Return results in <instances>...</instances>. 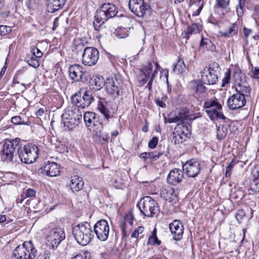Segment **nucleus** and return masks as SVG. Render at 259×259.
Returning <instances> with one entry per match:
<instances>
[{
    "label": "nucleus",
    "instance_id": "ea45409f",
    "mask_svg": "<svg viewBox=\"0 0 259 259\" xmlns=\"http://www.w3.org/2000/svg\"><path fill=\"white\" fill-rule=\"evenodd\" d=\"M228 128L225 125L219 126L217 130V137L219 140L224 139L227 134Z\"/></svg>",
    "mask_w": 259,
    "mask_h": 259
},
{
    "label": "nucleus",
    "instance_id": "0eeeda50",
    "mask_svg": "<svg viewBox=\"0 0 259 259\" xmlns=\"http://www.w3.org/2000/svg\"><path fill=\"white\" fill-rule=\"evenodd\" d=\"M128 7L136 16L145 20L149 19L152 14L150 6L144 0H130Z\"/></svg>",
    "mask_w": 259,
    "mask_h": 259
},
{
    "label": "nucleus",
    "instance_id": "a211bd4d",
    "mask_svg": "<svg viewBox=\"0 0 259 259\" xmlns=\"http://www.w3.org/2000/svg\"><path fill=\"white\" fill-rule=\"evenodd\" d=\"M234 87L236 94L246 98L250 95V88L246 80H243L241 78L235 80Z\"/></svg>",
    "mask_w": 259,
    "mask_h": 259
},
{
    "label": "nucleus",
    "instance_id": "c9c22d12",
    "mask_svg": "<svg viewBox=\"0 0 259 259\" xmlns=\"http://www.w3.org/2000/svg\"><path fill=\"white\" fill-rule=\"evenodd\" d=\"M238 31V25L234 23L231 24L228 31L223 33L222 35L228 37L230 36L235 35L237 34Z\"/></svg>",
    "mask_w": 259,
    "mask_h": 259
},
{
    "label": "nucleus",
    "instance_id": "4468645a",
    "mask_svg": "<svg viewBox=\"0 0 259 259\" xmlns=\"http://www.w3.org/2000/svg\"><path fill=\"white\" fill-rule=\"evenodd\" d=\"M94 231L99 240L102 241L107 240L109 233V227L107 221L105 220L98 221L94 226Z\"/></svg>",
    "mask_w": 259,
    "mask_h": 259
},
{
    "label": "nucleus",
    "instance_id": "6ab92c4d",
    "mask_svg": "<svg viewBox=\"0 0 259 259\" xmlns=\"http://www.w3.org/2000/svg\"><path fill=\"white\" fill-rule=\"evenodd\" d=\"M169 228L175 240L179 241L182 238L184 228L180 221L174 220L169 224Z\"/></svg>",
    "mask_w": 259,
    "mask_h": 259
},
{
    "label": "nucleus",
    "instance_id": "aec40b11",
    "mask_svg": "<svg viewBox=\"0 0 259 259\" xmlns=\"http://www.w3.org/2000/svg\"><path fill=\"white\" fill-rule=\"evenodd\" d=\"M38 172L49 177H56L60 174V165L54 162H48L38 170Z\"/></svg>",
    "mask_w": 259,
    "mask_h": 259
},
{
    "label": "nucleus",
    "instance_id": "bf43d9fd",
    "mask_svg": "<svg viewBox=\"0 0 259 259\" xmlns=\"http://www.w3.org/2000/svg\"><path fill=\"white\" fill-rule=\"evenodd\" d=\"M157 72L156 69L154 70V71L152 74V75L151 76V78H150L149 81H148V84L146 86V88H148L149 89V90H150V91H151V90L152 89V82H153L154 79L155 78V77L156 76V74H157Z\"/></svg>",
    "mask_w": 259,
    "mask_h": 259
},
{
    "label": "nucleus",
    "instance_id": "79ce46f5",
    "mask_svg": "<svg viewBox=\"0 0 259 259\" xmlns=\"http://www.w3.org/2000/svg\"><path fill=\"white\" fill-rule=\"evenodd\" d=\"M12 122L16 125H29L30 124V122L29 121H24L22 120L21 117L20 116H15L12 118L11 119Z\"/></svg>",
    "mask_w": 259,
    "mask_h": 259
},
{
    "label": "nucleus",
    "instance_id": "bb28decb",
    "mask_svg": "<svg viewBox=\"0 0 259 259\" xmlns=\"http://www.w3.org/2000/svg\"><path fill=\"white\" fill-rule=\"evenodd\" d=\"M84 182L82 178L78 176H74L71 177L70 189L73 192H78L83 188Z\"/></svg>",
    "mask_w": 259,
    "mask_h": 259
},
{
    "label": "nucleus",
    "instance_id": "ddd939ff",
    "mask_svg": "<svg viewBox=\"0 0 259 259\" xmlns=\"http://www.w3.org/2000/svg\"><path fill=\"white\" fill-rule=\"evenodd\" d=\"M65 238V234L64 231L61 228L56 227L50 230L47 239L51 247L55 249Z\"/></svg>",
    "mask_w": 259,
    "mask_h": 259
},
{
    "label": "nucleus",
    "instance_id": "423d86ee",
    "mask_svg": "<svg viewBox=\"0 0 259 259\" xmlns=\"http://www.w3.org/2000/svg\"><path fill=\"white\" fill-rule=\"evenodd\" d=\"M140 212L145 216L151 218L157 216L160 208L158 203L150 196H145L137 204Z\"/></svg>",
    "mask_w": 259,
    "mask_h": 259
},
{
    "label": "nucleus",
    "instance_id": "f8f14e48",
    "mask_svg": "<svg viewBox=\"0 0 259 259\" xmlns=\"http://www.w3.org/2000/svg\"><path fill=\"white\" fill-rule=\"evenodd\" d=\"M99 58V52L96 48L87 47L83 50L81 62L84 65L92 66L97 64Z\"/></svg>",
    "mask_w": 259,
    "mask_h": 259
},
{
    "label": "nucleus",
    "instance_id": "5701e85b",
    "mask_svg": "<svg viewBox=\"0 0 259 259\" xmlns=\"http://www.w3.org/2000/svg\"><path fill=\"white\" fill-rule=\"evenodd\" d=\"M96 116V114L92 112H86L84 114L83 118L86 125L88 128L92 127V130L94 128L98 127L97 123L100 122Z\"/></svg>",
    "mask_w": 259,
    "mask_h": 259
},
{
    "label": "nucleus",
    "instance_id": "2f4dec72",
    "mask_svg": "<svg viewBox=\"0 0 259 259\" xmlns=\"http://www.w3.org/2000/svg\"><path fill=\"white\" fill-rule=\"evenodd\" d=\"M98 127L94 128L93 130V132L97 137L101 138L104 141L107 142L109 139V135L107 134H104L102 133L103 129V124L102 122H98Z\"/></svg>",
    "mask_w": 259,
    "mask_h": 259
},
{
    "label": "nucleus",
    "instance_id": "7ed1b4c3",
    "mask_svg": "<svg viewBox=\"0 0 259 259\" xmlns=\"http://www.w3.org/2000/svg\"><path fill=\"white\" fill-rule=\"evenodd\" d=\"M19 142H20L19 138L5 141L0 153L3 161L7 163L17 161Z\"/></svg>",
    "mask_w": 259,
    "mask_h": 259
},
{
    "label": "nucleus",
    "instance_id": "5fc2aeb1",
    "mask_svg": "<svg viewBox=\"0 0 259 259\" xmlns=\"http://www.w3.org/2000/svg\"><path fill=\"white\" fill-rule=\"evenodd\" d=\"M75 46L76 50H82V49L84 50V49L85 48H84L85 44L84 43L83 40L81 39L75 40Z\"/></svg>",
    "mask_w": 259,
    "mask_h": 259
},
{
    "label": "nucleus",
    "instance_id": "1a4fd4ad",
    "mask_svg": "<svg viewBox=\"0 0 259 259\" xmlns=\"http://www.w3.org/2000/svg\"><path fill=\"white\" fill-rule=\"evenodd\" d=\"M219 65L216 63L210 64L200 72L202 81L206 84L213 85L218 81V72Z\"/></svg>",
    "mask_w": 259,
    "mask_h": 259
},
{
    "label": "nucleus",
    "instance_id": "4be33fe9",
    "mask_svg": "<svg viewBox=\"0 0 259 259\" xmlns=\"http://www.w3.org/2000/svg\"><path fill=\"white\" fill-rule=\"evenodd\" d=\"M184 178L183 171L180 169L175 168L170 171L167 177V183L176 186L181 183Z\"/></svg>",
    "mask_w": 259,
    "mask_h": 259
},
{
    "label": "nucleus",
    "instance_id": "6e6d98bb",
    "mask_svg": "<svg viewBox=\"0 0 259 259\" xmlns=\"http://www.w3.org/2000/svg\"><path fill=\"white\" fill-rule=\"evenodd\" d=\"M31 52L34 57L39 58L42 57V52L36 47H33L31 49Z\"/></svg>",
    "mask_w": 259,
    "mask_h": 259
},
{
    "label": "nucleus",
    "instance_id": "9d476101",
    "mask_svg": "<svg viewBox=\"0 0 259 259\" xmlns=\"http://www.w3.org/2000/svg\"><path fill=\"white\" fill-rule=\"evenodd\" d=\"M123 81L119 75L108 78L105 80V88L107 94L114 98L118 97L122 90Z\"/></svg>",
    "mask_w": 259,
    "mask_h": 259
},
{
    "label": "nucleus",
    "instance_id": "e2e57ef3",
    "mask_svg": "<svg viewBox=\"0 0 259 259\" xmlns=\"http://www.w3.org/2000/svg\"><path fill=\"white\" fill-rule=\"evenodd\" d=\"M56 150L60 153H64L67 150V147L63 144H59L56 147Z\"/></svg>",
    "mask_w": 259,
    "mask_h": 259
},
{
    "label": "nucleus",
    "instance_id": "4d7b16f0",
    "mask_svg": "<svg viewBox=\"0 0 259 259\" xmlns=\"http://www.w3.org/2000/svg\"><path fill=\"white\" fill-rule=\"evenodd\" d=\"M177 126L179 128H182L183 130V133H184L185 131L186 130L187 132H191V125L189 124H185L184 122L179 123L177 125Z\"/></svg>",
    "mask_w": 259,
    "mask_h": 259
},
{
    "label": "nucleus",
    "instance_id": "412c9836",
    "mask_svg": "<svg viewBox=\"0 0 259 259\" xmlns=\"http://www.w3.org/2000/svg\"><path fill=\"white\" fill-rule=\"evenodd\" d=\"M82 66L78 64L71 65L68 69L70 78L75 81H83V75L85 72H83Z\"/></svg>",
    "mask_w": 259,
    "mask_h": 259
},
{
    "label": "nucleus",
    "instance_id": "9b49d317",
    "mask_svg": "<svg viewBox=\"0 0 259 259\" xmlns=\"http://www.w3.org/2000/svg\"><path fill=\"white\" fill-rule=\"evenodd\" d=\"M94 100V97L91 91H84L81 96V92H79L71 97V103L76 108L82 109L89 107Z\"/></svg>",
    "mask_w": 259,
    "mask_h": 259
},
{
    "label": "nucleus",
    "instance_id": "c756f323",
    "mask_svg": "<svg viewBox=\"0 0 259 259\" xmlns=\"http://www.w3.org/2000/svg\"><path fill=\"white\" fill-rule=\"evenodd\" d=\"M201 26L198 23H193L187 26V30L182 32V36L187 39H189L190 35L199 32Z\"/></svg>",
    "mask_w": 259,
    "mask_h": 259
},
{
    "label": "nucleus",
    "instance_id": "864d4df0",
    "mask_svg": "<svg viewBox=\"0 0 259 259\" xmlns=\"http://www.w3.org/2000/svg\"><path fill=\"white\" fill-rule=\"evenodd\" d=\"M158 139L156 137H153L148 143V147L150 149L155 148L158 144Z\"/></svg>",
    "mask_w": 259,
    "mask_h": 259
},
{
    "label": "nucleus",
    "instance_id": "49530a36",
    "mask_svg": "<svg viewBox=\"0 0 259 259\" xmlns=\"http://www.w3.org/2000/svg\"><path fill=\"white\" fill-rule=\"evenodd\" d=\"M236 164L235 161L232 160L230 163L226 166V171L225 176L226 178H229L231 175L232 170Z\"/></svg>",
    "mask_w": 259,
    "mask_h": 259
},
{
    "label": "nucleus",
    "instance_id": "774afa93",
    "mask_svg": "<svg viewBox=\"0 0 259 259\" xmlns=\"http://www.w3.org/2000/svg\"><path fill=\"white\" fill-rule=\"evenodd\" d=\"M89 253L88 252H86L84 254V256H83L81 254H78V255L75 256L73 258H72V259H89L88 255H87Z\"/></svg>",
    "mask_w": 259,
    "mask_h": 259
},
{
    "label": "nucleus",
    "instance_id": "052dcab7",
    "mask_svg": "<svg viewBox=\"0 0 259 259\" xmlns=\"http://www.w3.org/2000/svg\"><path fill=\"white\" fill-rule=\"evenodd\" d=\"M122 222L125 223L126 225V224H128L130 225H132L133 222L132 215L131 214H126Z\"/></svg>",
    "mask_w": 259,
    "mask_h": 259
},
{
    "label": "nucleus",
    "instance_id": "f704fd0d",
    "mask_svg": "<svg viewBox=\"0 0 259 259\" xmlns=\"http://www.w3.org/2000/svg\"><path fill=\"white\" fill-rule=\"evenodd\" d=\"M161 148V146L159 145L158 146V149L157 150L148 152V156L149 157V159L150 161H156L158 159L160 156L165 154L164 151L162 150Z\"/></svg>",
    "mask_w": 259,
    "mask_h": 259
},
{
    "label": "nucleus",
    "instance_id": "58836bf2",
    "mask_svg": "<svg viewBox=\"0 0 259 259\" xmlns=\"http://www.w3.org/2000/svg\"><path fill=\"white\" fill-rule=\"evenodd\" d=\"M25 61L31 67L37 68L39 66V62L37 58L34 56H27Z\"/></svg>",
    "mask_w": 259,
    "mask_h": 259
},
{
    "label": "nucleus",
    "instance_id": "8fccbe9b",
    "mask_svg": "<svg viewBox=\"0 0 259 259\" xmlns=\"http://www.w3.org/2000/svg\"><path fill=\"white\" fill-rule=\"evenodd\" d=\"M245 217V213L243 209H239L237 210L235 217L239 223H241V221Z\"/></svg>",
    "mask_w": 259,
    "mask_h": 259
},
{
    "label": "nucleus",
    "instance_id": "393cba45",
    "mask_svg": "<svg viewBox=\"0 0 259 259\" xmlns=\"http://www.w3.org/2000/svg\"><path fill=\"white\" fill-rule=\"evenodd\" d=\"M89 84L92 90L99 91L105 86V80L102 76L96 75L90 79Z\"/></svg>",
    "mask_w": 259,
    "mask_h": 259
},
{
    "label": "nucleus",
    "instance_id": "c03bdc74",
    "mask_svg": "<svg viewBox=\"0 0 259 259\" xmlns=\"http://www.w3.org/2000/svg\"><path fill=\"white\" fill-rule=\"evenodd\" d=\"M252 69L250 71L249 75L252 78L259 79V67H253L252 64H251Z\"/></svg>",
    "mask_w": 259,
    "mask_h": 259
},
{
    "label": "nucleus",
    "instance_id": "f257e3e1",
    "mask_svg": "<svg viewBox=\"0 0 259 259\" xmlns=\"http://www.w3.org/2000/svg\"><path fill=\"white\" fill-rule=\"evenodd\" d=\"M118 12V9L112 3H108L102 4L96 11L93 24L97 31H100L105 22L109 19L115 17Z\"/></svg>",
    "mask_w": 259,
    "mask_h": 259
},
{
    "label": "nucleus",
    "instance_id": "a878e982",
    "mask_svg": "<svg viewBox=\"0 0 259 259\" xmlns=\"http://www.w3.org/2000/svg\"><path fill=\"white\" fill-rule=\"evenodd\" d=\"M160 196L166 201L171 202L177 197V194L174 189L167 187L163 188L160 192Z\"/></svg>",
    "mask_w": 259,
    "mask_h": 259
},
{
    "label": "nucleus",
    "instance_id": "3c124183",
    "mask_svg": "<svg viewBox=\"0 0 259 259\" xmlns=\"http://www.w3.org/2000/svg\"><path fill=\"white\" fill-rule=\"evenodd\" d=\"M12 31V28L10 26L1 25L0 26V34L1 35H6L10 33Z\"/></svg>",
    "mask_w": 259,
    "mask_h": 259
},
{
    "label": "nucleus",
    "instance_id": "603ef678",
    "mask_svg": "<svg viewBox=\"0 0 259 259\" xmlns=\"http://www.w3.org/2000/svg\"><path fill=\"white\" fill-rule=\"evenodd\" d=\"M231 78L230 70L225 73V77L222 80V87H224L229 83Z\"/></svg>",
    "mask_w": 259,
    "mask_h": 259
},
{
    "label": "nucleus",
    "instance_id": "72a5a7b5",
    "mask_svg": "<svg viewBox=\"0 0 259 259\" xmlns=\"http://www.w3.org/2000/svg\"><path fill=\"white\" fill-rule=\"evenodd\" d=\"M193 90L196 94H202L206 93L207 88L204 85L201 79L200 80L193 81L192 82Z\"/></svg>",
    "mask_w": 259,
    "mask_h": 259
},
{
    "label": "nucleus",
    "instance_id": "cd10ccee",
    "mask_svg": "<svg viewBox=\"0 0 259 259\" xmlns=\"http://www.w3.org/2000/svg\"><path fill=\"white\" fill-rule=\"evenodd\" d=\"M66 0H48V9L49 12L54 13L62 9Z\"/></svg>",
    "mask_w": 259,
    "mask_h": 259
},
{
    "label": "nucleus",
    "instance_id": "20e7f679",
    "mask_svg": "<svg viewBox=\"0 0 259 259\" xmlns=\"http://www.w3.org/2000/svg\"><path fill=\"white\" fill-rule=\"evenodd\" d=\"M39 149L33 144L22 146L19 142L17 155L20 161L24 163L30 164L34 162L38 156Z\"/></svg>",
    "mask_w": 259,
    "mask_h": 259
},
{
    "label": "nucleus",
    "instance_id": "dca6fc26",
    "mask_svg": "<svg viewBox=\"0 0 259 259\" xmlns=\"http://www.w3.org/2000/svg\"><path fill=\"white\" fill-rule=\"evenodd\" d=\"M246 103V98L243 96L234 94L227 100V106L232 110H235L242 108Z\"/></svg>",
    "mask_w": 259,
    "mask_h": 259
},
{
    "label": "nucleus",
    "instance_id": "69168bd1",
    "mask_svg": "<svg viewBox=\"0 0 259 259\" xmlns=\"http://www.w3.org/2000/svg\"><path fill=\"white\" fill-rule=\"evenodd\" d=\"M19 73H20V72L18 71L17 72V73L15 74V75L14 76V78H13V83H12V87L15 85L16 84H18L20 83L19 77Z\"/></svg>",
    "mask_w": 259,
    "mask_h": 259
},
{
    "label": "nucleus",
    "instance_id": "09e8293b",
    "mask_svg": "<svg viewBox=\"0 0 259 259\" xmlns=\"http://www.w3.org/2000/svg\"><path fill=\"white\" fill-rule=\"evenodd\" d=\"M165 121L168 123H177L183 121L182 117H180L178 116H175V117H164Z\"/></svg>",
    "mask_w": 259,
    "mask_h": 259
},
{
    "label": "nucleus",
    "instance_id": "2eb2a0df",
    "mask_svg": "<svg viewBox=\"0 0 259 259\" xmlns=\"http://www.w3.org/2000/svg\"><path fill=\"white\" fill-rule=\"evenodd\" d=\"M200 170V163L195 159H191L183 165V171H185L186 174L189 177L194 178L196 177L199 174Z\"/></svg>",
    "mask_w": 259,
    "mask_h": 259
},
{
    "label": "nucleus",
    "instance_id": "e433bc0d",
    "mask_svg": "<svg viewBox=\"0 0 259 259\" xmlns=\"http://www.w3.org/2000/svg\"><path fill=\"white\" fill-rule=\"evenodd\" d=\"M185 68L184 61L182 59H179L177 63L174 65L173 71L176 74H180L185 70Z\"/></svg>",
    "mask_w": 259,
    "mask_h": 259
},
{
    "label": "nucleus",
    "instance_id": "f03ea898",
    "mask_svg": "<svg viewBox=\"0 0 259 259\" xmlns=\"http://www.w3.org/2000/svg\"><path fill=\"white\" fill-rule=\"evenodd\" d=\"M72 233L77 242L82 246L89 244L94 237L92 228L87 222L75 226L72 228Z\"/></svg>",
    "mask_w": 259,
    "mask_h": 259
},
{
    "label": "nucleus",
    "instance_id": "39448f33",
    "mask_svg": "<svg viewBox=\"0 0 259 259\" xmlns=\"http://www.w3.org/2000/svg\"><path fill=\"white\" fill-rule=\"evenodd\" d=\"M82 115L78 108H68L61 115L62 122L65 130L72 131L77 126L80 122Z\"/></svg>",
    "mask_w": 259,
    "mask_h": 259
},
{
    "label": "nucleus",
    "instance_id": "6e6552de",
    "mask_svg": "<svg viewBox=\"0 0 259 259\" xmlns=\"http://www.w3.org/2000/svg\"><path fill=\"white\" fill-rule=\"evenodd\" d=\"M37 250L31 241H25L17 246L13 251V256L17 259H34Z\"/></svg>",
    "mask_w": 259,
    "mask_h": 259
},
{
    "label": "nucleus",
    "instance_id": "a18cd8bd",
    "mask_svg": "<svg viewBox=\"0 0 259 259\" xmlns=\"http://www.w3.org/2000/svg\"><path fill=\"white\" fill-rule=\"evenodd\" d=\"M144 228L142 226H140L134 230L131 235V237L136 238L139 236L140 237H142L143 235L142 234L144 232Z\"/></svg>",
    "mask_w": 259,
    "mask_h": 259
},
{
    "label": "nucleus",
    "instance_id": "473e14b6",
    "mask_svg": "<svg viewBox=\"0 0 259 259\" xmlns=\"http://www.w3.org/2000/svg\"><path fill=\"white\" fill-rule=\"evenodd\" d=\"M238 4L236 6V13L238 17L241 18L245 11V7L248 9V4L250 2V0H238Z\"/></svg>",
    "mask_w": 259,
    "mask_h": 259
},
{
    "label": "nucleus",
    "instance_id": "de8ad7c7",
    "mask_svg": "<svg viewBox=\"0 0 259 259\" xmlns=\"http://www.w3.org/2000/svg\"><path fill=\"white\" fill-rule=\"evenodd\" d=\"M147 243V245H151L155 244L160 245L161 243V241L158 239L157 236L151 235L149 236Z\"/></svg>",
    "mask_w": 259,
    "mask_h": 259
},
{
    "label": "nucleus",
    "instance_id": "37998d69",
    "mask_svg": "<svg viewBox=\"0 0 259 259\" xmlns=\"http://www.w3.org/2000/svg\"><path fill=\"white\" fill-rule=\"evenodd\" d=\"M254 179L250 184V189L255 193L259 192V176Z\"/></svg>",
    "mask_w": 259,
    "mask_h": 259
},
{
    "label": "nucleus",
    "instance_id": "f3484780",
    "mask_svg": "<svg viewBox=\"0 0 259 259\" xmlns=\"http://www.w3.org/2000/svg\"><path fill=\"white\" fill-rule=\"evenodd\" d=\"M153 71V65L151 62H147L140 69L138 76V82L141 85L145 84L148 79L151 78Z\"/></svg>",
    "mask_w": 259,
    "mask_h": 259
},
{
    "label": "nucleus",
    "instance_id": "680f3d73",
    "mask_svg": "<svg viewBox=\"0 0 259 259\" xmlns=\"http://www.w3.org/2000/svg\"><path fill=\"white\" fill-rule=\"evenodd\" d=\"M36 192L33 189H28L25 193L26 197H33L35 196Z\"/></svg>",
    "mask_w": 259,
    "mask_h": 259
},
{
    "label": "nucleus",
    "instance_id": "0e129e2a",
    "mask_svg": "<svg viewBox=\"0 0 259 259\" xmlns=\"http://www.w3.org/2000/svg\"><path fill=\"white\" fill-rule=\"evenodd\" d=\"M155 102L156 105L161 108H165L166 104L160 99L156 98L155 100Z\"/></svg>",
    "mask_w": 259,
    "mask_h": 259
},
{
    "label": "nucleus",
    "instance_id": "4c0bfd02",
    "mask_svg": "<svg viewBox=\"0 0 259 259\" xmlns=\"http://www.w3.org/2000/svg\"><path fill=\"white\" fill-rule=\"evenodd\" d=\"M217 108H222V106L221 104L219 103L216 99H209L205 101L203 105V108L204 109H210L211 107H215Z\"/></svg>",
    "mask_w": 259,
    "mask_h": 259
},
{
    "label": "nucleus",
    "instance_id": "b1692460",
    "mask_svg": "<svg viewBox=\"0 0 259 259\" xmlns=\"http://www.w3.org/2000/svg\"><path fill=\"white\" fill-rule=\"evenodd\" d=\"M97 109L107 121L112 116L109 105L105 100H101L98 102Z\"/></svg>",
    "mask_w": 259,
    "mask_h": 259
},
{
    "label": "nucleus",
    "instance_id": "a19ab883",
    "mask_svg": "<svg viewBox=\"0 0 259 259\" xmlns=\"http://www.w3.org/2000/svg\"><path fill=\"white\" fill-rule=\"evenodd\" d=\"M26 4L30 10H34L39 6L40 0H27Z\"/></svg>",
    "mask_w": 259,
    "mask_h": 259
},
{
    "label": "nucleus",
    "instance_id": "13d9d810",
    "mask_svg": "<svg viewBox=\"0 0 259 259\" xmlns=\"http://www.w3.org/2000/svg\"><path fill=\"white\" fill-rule=\"evenodd\" d=\"M217 5L220 8H225L229 4L230 0H217Z\"/></svg>",
    "mask_w": 259,
    "mask_h": 259
},
{
    "label": "nucleus",
    "instance_id": "338daca9",
    "mask_svg": "<svg viewBox=\"0 0 259 259\" xmlns=\"http://www.w3.org/2000/svg\"><path fill=\"white\" fill-rule=\"evenodd\" d=\"M252 32V30L250 29L247 28L245 27L243 28V33L245 38H247Z\"/></svg>",
    "mask_w": 259,
    "mask_h": 259
},
{
    "label": "nucleus",
    "instance_id": "c85d7f7f",
    "mask_svg": "<svg viewBox=\"0 0 259 259\" xmlns=\"http://www.w3.org/2000/svg\"><path fill=\"white\" fill-rule=\"evenodd\" d=\"M214 109L213 110H206L205 112L207 115L211 120H215L220 119H222L223 120H225L227 118L224 116L223 113L221 112L222 108H217V107H214Z\"/></svg>",
    "mask_w": 259,
    "mask_h": 259
},
{
    "label": "nucleus",
    "instance_id": "7c9ffc66",
    "mask_svg": "<svg viewBox=\"0 0 259 259\" xmlns=\"http://www.w3.org/2000/svg\"><path fill=\"white\" fill-rule=\"evenodd\" d=\"M199 49L203 51H210L211 52H214L215 50V46L210 39L204 38L202 36L200 43Z\"/></svg>",
    "mask_w": 259,
    "mask_h": 259
}]
</instances>
